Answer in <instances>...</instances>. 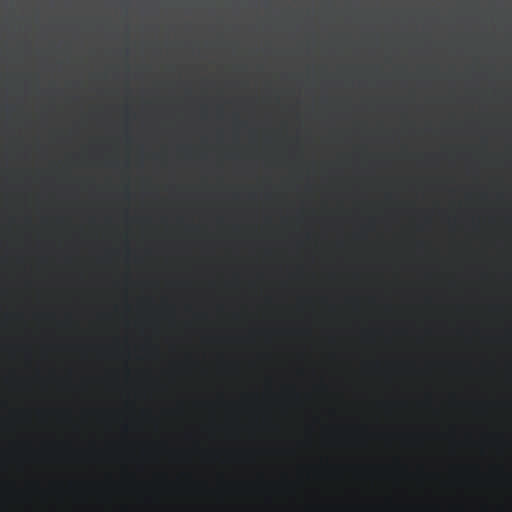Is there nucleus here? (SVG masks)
<instances>
[{
    "label": "nucleus",
    "mask_w": 512,
    "mask_h": 512,
    "mask_svg": "<svg viewBox=\"0 0 512 512\" xmlns=\"http://www.w3.org/2000/svg\"><path fill=\"white\" fill-rule=\"evenodd\" d=\"M64 322H65V324L68 323L69 322V318H66Z\"/></svg>",
    "instance_id": "nucleus-1"
}]
</instances>
